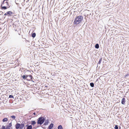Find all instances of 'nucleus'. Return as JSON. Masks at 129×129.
Here are the masks:
<instances>
[{
  "instance_id": "nucleus-1",
  "label": "nucleus",
  "mask_w": 129,
  "mask_h": 129,
  "mask_svg": "<svg viewBox=\"0 0 129 129\" xmlns=\"http://www.w3.org/2000/svg\"><path fill=\"white\" fill-rule=\"evenodd\" d=\"M83 17L82 16H76L74 19L73 23V25H77L82 22L83 21Z\"/></svg>"
},
{
  "instance_id": "nucleus-2",
  "label": "nucleus",
  "mask_w": 129,
  "mask_h": 129,
  "mask_svg": "<svg viewBox=\"0 0 129 129\" xmlns=\"http://www.w3.org/2000/svg\"><path fill=\"white\" fill-rule=\"evenodd\" d=\"M45 120V118L41 116L37 119V123L38 124L42 125L44 122Z\"/></svg>"
},
{
  "instance_id": "nucleus-3",
  "label": "nucleus",
  "mask_w": 129,
  "mask_h": 129,
  "mask_svg": "<svg viewBox=\"0 0 129 129\" xmlns=\"http://www.w3.org/2000/svg\"><path fill=\"white\" fill-rule=\"evenodd\" d=\"M27 77L26 80L28 81H30L33 78V77L31 75L29 74L27 75Z\"/></svg>"
},
{
  "instance_id": "nucleus-4",
  "label": "nucleus",
  "mask_w": 129,
  "mask_h": 129,
  "mask_svg": "<svg viewBox=\"0 0 129 129\" xmlns=\"http://www.w3.org/2000/svg\"><path fill=\"white\" fill-rule=\"evenodd\" d=\"M24 74H30L31 73V71L28 70H27L26 69L24 71Z\"/></svg>"
},
{
  "instance_id": "nucleus-5",
  "label": "nucleus",
  "mask_w": 129,
  "mask_h": 129,
  "mask_svg": "<svg viewBox=\"0 0 129 129\" xmlns=\"http://www.w3.org/2000/svg\"><path fill=\"white\" fill-rule=\"evenodd\" d=\"M27 74H25L24 75H21V77L23 78V79L24 80L26 79H27Z\"/></svg>"
},
{
  "instance_id": "nucleus-6",
  "label": "nucleus",
  "mask_w": 129,
  "mask_h": 129,
  "mask_svg": "<svg viewBox=\"0 0 129 129\" xmlns=\"http://www.w3.org/2000/svg\"><path fill=\"white\" fill-rule=\"evenodd\" d=\"M15 128L16 129H18L20 128V123H17L15 125Z\"/></svg>"
},
{
  "instance_id": "nucleus-7",
  "label": "nucleus",
  "mask_w": 129,
  "mask_h": 129,
  "mask_svg": "<svg viewBox=\"0 0 129 129\" xmlns=\"http://www.w3.org/2000/svg\"><path fill=\"white\" fill-rule=\"evenodd\" d=\"M54 126L53 124L52 123H51L48 126V129H52Z\"/></svg>"
},
{
  "instance_id": "nucleus-8",
  "label": "nucleus",
  "mask_w": 129,
  "mask_h": 129,
  "mask_svg": "<svg viewBox=\"0 0 129 129\" xmlns=\"http://www.w3.org/2000/svg\"><path fill=\"white\" fill-rule=\"evenodd\" d=\"M7 15L8 16H10L12 14H13V12L10 11H8L7 12Z\"/></svg>"
},
{
  "instance_id": "nucleus-9",
  "label": "nucleus",
  "mask_w": 129,
  "mask_h": 129,
  "mask_svg": "<svg viewBox=\"0 0 129 129\" xmlns=\"http://www.w3.org/2000/svg\"><path fill=\"white\" fill-rule=\"evenodd\" d=\"M125 98H123L122 99L121 102V103L123 105H124L125 104Z\"/></svg>"
},
{
  "instance_id": "nucleus-10",
  "label": "nucleus",
  "mask_w": 129,
  "mask_h": 129,
  "mask_svg": "<svg viewBox=\"0 0 129 129\" xmlns=\"http://www.w3.org/2000/svg\"><path fill=\"white\" fill-rule=\"evenodd\" d=\"M1 9H2V10H3V9L5 10V9H7V7H8L7 6H2V4H1ZM9 7H10L9 6V7H8V8H9Z\"/></svg>"
},
{
  "instance_id": "nucleus-11",
  "label": "nucleus",
  "mask_w": 129,
  "mask_h": 129,
  "mask_svg": "<svg viewBox=\"0 0 129 129\" xmlns=\"http://www.w3.org/2000/svg\"><path fill=\"white\" fill-rule=\"evenodd\" d=\"M9 3L7 2L5 0H4L3 1V2L2 4H6V5L8 6H9L8 4Z\"/></svg>"
},
{
  "instance_id": "nucleus-12",
  "label": "nucleus",
  "mask_w": 129,
  "mask_h": 129,
  "mask_svg": "<svg viewBox=\"0 0 129 129\" xmlns=\"http://www.w3.org/2000/svg\"><path fill=\"white\" fill-rule=\"evenodd\" d=\"M49 121L48 120H46L43 125H46L48 124Z\"/></svg>"
},
{
  "instance_id": "nucleus-13",
  "label": "nucleus",
  "mask_w": 129,
  "mask_h": 129,
  "mask_svg": "<svg viewBox=\"0 0 129 129\" xmlns=\"http://www.w3.org/2000/svg\"><path fill=\"white\" fill-rule=\"evenodd\" d=\"M25 126L24 124V123H22L20 124V129H22Z\"/></svg>"
},
{
  "instance_id": "nucleus-14",
  "label": "nucleus",
  "mask_w": 129,
  "mask_h": 129,
  "mask_svg": "<svg viewBox=\"0 0 129 129\" xmlns=\"http://www.w3.org/2000/svg\"><path fill=\"white\" fill-rule=\"evenodd\" d=\"M36 123V122L35 121H31V125H34Z\"/></svg>"
},
{
  "instance_id": "nucleus-15",
  "label": "nucleus",
  "mask_w": 129,
  "mask_h": 129,
  "mask_svg": "<svg viewBox=\"0 0 129 129\" xmlns=\"http://www.w3.org/2000/svg\"><path fill=\"white\" fill-rule=\"evenodd\" d=\"M32 126L31 125H29L27 127L26 129H32Z\"/></svg>"
},
{
  "instance_id": "nucleus-16",
  "label": "nucleus",
  "mask_w": 129,
  "mask_h": 129,
  "mask_svg": "<svg viewBox=\"0 0 129 129\" xmlns=\"http://www.w3.org/2000/svg\"><path fill=\"white\" fill-rule=\"evenodd\" d=\"M36 36V34L35 33H32L31 36L32 37L34 38Z\"/></svg>"
},
{
  "instance_id": "nucleus-17",
  "label": "nucleus",
  "mask_w": 129,
  "mask_h": 129,
  "mask_svg": "<svg viewBox=\"0 0 129 129\" xmlns=\"http://www.w3.org/2000/svg\"><path fill=\"white\" fill-rule=\"evenodd\" d=\"M8 119L7 118H4L2 120V121L4 122H6L7 121H8Z\"/></svg>"
},
{
  "instance_id": "nucleus-18",
  "label": "nucleus",
  "mask_w": 129,
  "mask_h": 129,
  "mask_svg": "<svg viewBox=\"0 0 129 129\" xmlns=\"http://www.w3.org/2000/svg\"><path fill=\"white\" fill-rule=\"evenodd\" d=\"M95 48L96 49H98L99 48V45L98 44H96L95 46Z\"/></svg>"
},
{
  "instance_id": "nucleus-19",
  "label": "nucleus",
  "mask_w": 129,
  "mask_h": 129,
  "mask_svg": "<svg viewBox=\"0 0 129 129\" xmlns=\"http://www.w3.org/2000/svg\"><path fill=\"white\" fill-rule=\"evenodd\" d=\"M58 129H63V127L61 125H59L57 127Z\"/></svg>"
},
{
  "instance_id": "nucleus-20",
  "label": "nucleus",
  "mask_w": 129,
  "mask_h": 129,
  "mask_svg": "<svg viewBox=\"0 0 129 129\" xmlns=\"http://www.w3.org/2000/svg\"><path fill=\"white\" fill-rule=\"evenodd\" d=\"M90 86L92 87H93L94 86V84L93 82H91L90 83Z\"/></svg>"
},
{
  "instance_id": "nucleus-21",
  "label": "nucleus",
  "mask_w": 129,
  "mask_h": 129,
  "mask_svg": "<svg viewBox=\"0 0 129 129\" xmlns=\"http://www.w3.org/2000/svg\"><path fill=\"white\" fill-rule=\"evenodd\" d=\"M102 58H101L99 60V61L98 62V64H100L101 62V61H102Z\"/></svg>"
},
{
  "instance_id": "nucleus-22",
  "label": "nucleus",
  "mask_w": 129,
  "mask_h": 129,
  "mask_svg": "<svg viewBox=\"0 0 129 129\" xmlns=\"http://www.w3.org/2000/svg\"><path fill=\"white\" fill-rule=\"evenodd\" d=\"M115 129H118V126L117 125H115V127H114Z\"/></svg>"
},
{
  "instance_id": "nucleus-23",
  "label": "nucleus",
  "mask_w": 129,
  "mask_h": 129,
  "mask_svg": "<svg viewBox=\"0 0 129 129\" xmlns=\"http://www.w3.org/2000/svg\"><path fill=\"white\" fill-rule=\"evenodd\" d=\"M11 117L13 119H14L16 117L14 115H12L11 116Z\"/></svg>"
},
{
  "instance_id": "nucleus-24",
  "label": "nucleus",
  "mask_w": 129,
  "mask_h": 129,
  "mask_svg": "<svg viewBox=\"0 0 129 129\" xmlns=\"http://www.w3.org/2000/svg\"><path fill=\"white\" fill-rule=\"evenodd\" d=\"M12 126V123L11 122L9 124V125H7V126L10 127H11V126Z\"/></svg>"
},
{
  "instance_id": "nucleus-25",
  "label": "nucleus",
  "mask_w": 129,
  "mask_h": 129,
  "mask_svg": "<svg viewBox=\"0 0 129 129\" xmlns=\"http://www.w3.org/2000/svg\"><path fill=\"white\" fill-rule=\"evenodd\" d=\"M9 98H14V96L13 95H9Z\"/></svg>"
},
{
  "instance_id": "nucleus-26",
  "label": "nucleus",
  "mask_w": 129,
  "mask_h": 129,
  "mask_svg": "<svg viewBox=\"0 0 129 129\" xmlns=\"http://www.w3.org/2000/svg\"><path fill=\"white\" fill-rule=\"evenodd\" d=\"M2 129H6L5 126H3Z\"/></svg>"
},
{
  "instance_id": "nucleus-27",
  "label": "nucleus",
  "mask_w": 129,
  "mask_h": 129,
  "mask_svg": "<svg viewBox=\"0 0 129 129\" xmlns=\"http://www.w3.org/2000/svg\"><path fill=\"white\" fill-rule=\"evenodd\" d=\"M129 74H126L125 75V76L124 77L125 78L127 76H128Z\"/></svg>"
},
{
  "instance_id": "nucleus-28",
  "label": "nucleus",
  "mask_w": 129,
  "mask_h": 129,
  "mask_svg": "<svg viewBox=\"0 0 129 129\" xmlns=\"http://www.w3.org/2000/svg\"><path fill=\"white\" fill-rule=\"evenodd\" d=\"M6 129H10V127L7 126L6 128Z\"/></svg>"
},
{
  "instance_id": "nucleus-29",
  "label": "nucleus",
  "mask_w": 129,
  "mask_h": 129,
  "mask_svg": "<svg viewBox=\"0 0 129 129\" xmlns=\"http://www.w3.org/2000/svg\"><path fill=\"white\" fill-rule=\"evenodd\" d=\"M3 13V12H0V15H2Z\"/></svg>"
},
{
  "instance_id": "nucleus-30",
  "label": "nucleus",
  "mask_w": 129,
  "mask_h": 129,
  "mask_svg": "<svg viewBox=\"0 0 129 129\" xmlns=\"http://www.w3.org/2000/svg\"><path fill=\"white\" fill-rule=\"evenodd\" d=\"M33 114L34 115H37V114H36V113L35 112H34L33 113Z\"/></svg>"
},
{
  "instance_id": "nucleus-31",
  "label": "nucleus",
  "mask_w": 129,
  "mask_h": 129,
  "mask_svg": "<svg viewBox=\"0 0 129 129\" xmlns=\"http://www.w3.org/2000/svg\"><path fill=\"white\" fill-rule=\"evenodd\" d=\"M7 13L6 12V13L4 15H7Z\"/></svg>"
},
{
  "instance_id": "nucleus-32",
  "label": "nucleus",
  "mask_w": 129,
  "mask_h": 129,
  "mask_svg": "<svg viewBox=\"0 0 129 129\" xmlns=\"http://www.w3.org/2000/svg\"><path fill=\"white\" fill-rule=\"evenodd\" d=\"M28 125H28V124H27V125H26V127H27V126H28Z\"/></svg>"
},
{
  "instance_id": "nucleus-33",
  "label": "nucleus",
  "mask_w": 129,
  "mask_h": 129,
  "mask_svg": "<svg viewBox=\"0 0 129 129\" xmlns=\"http://www.w3.org/2000/svg\"><path fill=\"white\" fill-rule=\"evenodd\" d=\"M121 128V127L120 126L119 127V129H120Z\"/></svg>"
},
{
  "instance_id": "nucleus-34",
  "label": "nucleus",
  "mask_w": 129,
  "mask_h": 129,
  "mask_svg": "<svg viewBox=\"0 0 129 129\" xmlns=\"http://www.w3.org/2000/svg\"><path fill=\"white\" fill-rule=\"evenodd\" d=\"M35 116H33L32 117H35Z\"/></svg>"
},
{
  "instance_id": "nucleus-35",
  "label": "nucleus",
  "mask_w": 129,
  "mask_h": 129,
  "mask_svg": "<svg viewBox=\"0 0 129 129\" xmlns=\"http://www.w3.org/2000/svg\"><path fill=\"white\" fill-rule=\"evenodd\" d=\"M45 87H47V86H45Z\"/></svg>"
},
{
  "instance_id": "nucleus-36",
  "label": "nucleus",
  "mask_w": 129,
  "mask_h": 129,
  "mask_svg": "<svg viewBox=\"0 0 129 129\" xmlns=\"http://www.w3.org/2000/svg\"><path fill=\"white\" fill-rule=\"evenodd\" d=\"M33 116V115H32V116Z\"/></svg>"
},
{
  "instance_id": "nucleus-37",
  "label": "nucleus",
  "mask_w": 129,
  "mask_h": 129,
  "mask_svg": "<svg viewBox=\"0 0 129 129\" xmlns=\"http://www.w3.org/2000/svg\"><path fill=\"white\" fill-rule=\"evenodd\" d=\"M33 116V115H32V116Z\"/></svg>"
},
{
  "instance_id": "nucleus-38",
  "label": "nucleus",
  "mask_w": 129,
  "mask_h": 129,
  "mask_svg": "<svg viewBox=\"0 0 129 129\" xmlns=\"http://www.w3.org/2000/svg\"><path fill=\"white\" fill-rule=\"evenodd\" d=\"M0 129H1V128H0Z\"/></svg>"
}]
</instances>
